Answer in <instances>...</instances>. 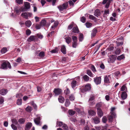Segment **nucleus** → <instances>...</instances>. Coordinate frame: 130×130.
<instances>
[{
  "mask_svg": "<svg viewBox=\"0 0 130 130\" xmlns=\"http://www.w3.org/2000/svg\"><path fill=\"white\" fill-rule=\"evenodd\" d=\"M1 68L2 69H6L8 68L11 69V66L9 61H5L2 64Z\"/></svg>",
  "mask_w": 130,
  "mask_h": 130,
  "instance_id": "1",
  "label": "nucleus"
},
{
  "mask_svg": "<svg viewBox=\"0 0 130 130\" xmlns=\"http://www.w3.org/2000/svg\"><path fill=\"white\" fill-rule=\"evenodd\" d=\"M91 88V85L88 84L85 85L84 87L81 89V91L83 93L90 90Z\"/></svg>",
  "mask_w": 130,
  "mask_h": 130,
  "instance_id": "2",
  "label": "nucleus"
},
{
  "mask_svg": "<svg viewBox=\"0 0 130 130\" xmlns=\"http://www.w3.org/2000/svg\"><path fill=\"white\" fill-rule=\"evenodd\" d=\"M32 14L29 12H24L21 14V16L23 18L26 19H28V17H31Z\"/></svg>",
  "mask_w": 130,
  "mask_h": 130,
  "instance_id": "3",
  "label": "nucleus"
},
{
  "mask_svg": "<svg viewBox=\"0 0 130 130\" xmlns=\"http://www.w3.org/2000/svg\"><path fill=\"white\" fill-rule=\"evenodd\" d=\"M117 56L115 55L110 56L108 59V61L110 63H113L115 61Z\"/></svg>",
  "mask_w": 130,
  "mask_h": 130,
  "instance_id": "4",
  "label": "nucleus"
},
{
  "mask_svg": "<svg viewBox=\"0 0 130 130\" xmlns=\"http://www.w3.org/2000/svg\"><path fill=\"white\" fill-rule=\"evenodd\" d=\"M62 91L61 89L57 88H55L53 92L55 94V96H57L61 94Z\"/></svg>",
  "mask_w": 130,
  "mask_h": 130,
  "instance_id": "5",
  "label": "nucleus"
},
{
  "mask_svg": "<svg viewBox=\"0 0 130 130\" xmlns=\"http://www.w3.org/2000/svg\"><path fill=\"white\" fill-rule=\"evenodd\" d=\"M101 79L100 77H96L94 78V81L96 85L100 84L101 82Z\"/></svg>",
  "mask_w": 130,
  "mask_h": 130,
  "instance_id": "6",
  "label": "nucleus"
},
{
  "mask_svg": "<svg viewBox=\"0 0 130 130\" xmlns=\"http://www.w3.org/2000/svg\"><path fill=\"white\" fill-rule=\"evenodd\" d=\"M37 38H36V35L35 36H31L27 39V41L29 42H30L32 41H34L36 40H37Z\"/></svg>",
  "mask_w": 130,
  "mask_h": 130,
  "instance_id": "7",
  "label": "nucleus"
},
{
  "mask_svg": "<svg viewBox=\"0 0 130 130\" xmlns=\"http://www.w3.org/2000/svg\"><path fill=\"white\" fill-rule=\"evenodd\" d=\"M79 84L78 82H77L75 80H73L71 83V85L72 88L74 89L76 86H78Z\"/></svg>",
  "mask_w": 130,
  "mask_h": 130,
  "instance_id": "8",
  "label": "nucleus"
},
{
  "mask_svg": "<svg viewBox=\"0 0 130 130\" xmlns=\"http://www.w3.org/2000/svg\"><path fill=\"white\" fill-rule=\"evenodd\" d=\"M46 22L45 20H42L40 22V24L41 26H49L50 25V23H46Z\"/></svg>",
  "mask_w": 130,
  "mask_h": 130,
  "instance_id": "9",
  "label": "nucleus"
},
{
  "mask_svg": "<svg viewBox=\"0 0 130 130\" xmlns=\"http://www.w3.org/2000/svg\"><path fill=\"white\" fill-rule=\"evenodd\" d=\"M40 120L41 117H38L34 119V121L36 124L38 125L40 123Z\"/></svg>",
  "mask_w": 130,
  "mask_h": 130,
  "instance_id": "10",
  "label": "nucleus"
},
{
  "mask_svg": "<svg viewBox=\"0 0 130 130\" xmlns=\"http://www.w3.org/2000/svg\"><path fill=\"white\" fill-rule=\"evenodd\" d=\"M110 77V75H106L104 78V81L105 83H110L109 78Z\"/></svg>",
  "mask_w": 130,
  "mask_h": 130,
  "instance_id": "11",
  "label": "nucleus"
},
{
  "mask_svg": "<svg viewBox=\"0 0 130 130\" xmlns=\"http://www.w3.org/2000/svg\"><path fill=\"white\" fill-rule=\"evenodd\" d=\"M8 91L7 89H2L0 91V94L3 95H5L7 93Z\"/></svg>",
  "mask_w": 130,
  "mask_h": 130,
  "instance_id": "12",
  "label": "nucleus"
},
{
  "mask_svg": "<svg viewBox=\"0 0 130 130\" xmlns=\"http://www.w3.org/2000/svg\"><path fill=\"white\" fill-rule=\"evenodd\" d=\"M97 113L98 116L100 117L103 116V112L101 108H97Z\"/></svg>",
  "mask_w": 130,
  "mask_h": 130,
  "instance_id": "13",
  "label": "nucleus"
},
{
  "mask_svg": "<svg viewBox=\"0 0 130 130\" xmlns=\"http://www.w3.org/2000/svg\"><path fill=\"white\" fill-rule=\"evenodd\" d=\"M93 120L95 124L99 123L100 122V119L97 117H96L93 118Z\"/></svg>",
  "mask_w": 130,
  "mask_h": 130,
  "instance_id": "14",
  "label": "nucleus"
},
{
  "mask_svg": "<svg viewBox=\"0 0 130 130\" xmlns=\"http://www.w3.org/2000/svg\"><path fill=\"white\" fill-rule=\"evenodd\" d=\"M127 94L126 92H123L121 95V98L123 100L125 99L127 97Z\"/></svg>",
  "mask_w": 130,
  "mask_h": 130,
  "instance_id": "15",
  "label": "nucleus"
},
{
  "mask_svg": "<svg viewBox=\"0 0 130 130\" xmlns=\"http://www.w3.org/2000/svg\"><path fill=\"white\" fill-rule=\"evenodd\" d=\"M87 74L90 76L91 77H93L94 76V75L92 72L90 70H88L86 71Z\"/></svg>",
  "mask_w": 130,
  "mask_h": 130,
  "instance_id": "16",
  "label": "nucleus"
},
{
  "mask_svg": "<svg viewBox=\"0 0 130 130\" xmlns=\"http://www.w3.org/2000/svg\"><path fill=\"white\" fill-rule=\"evenodd\" d=\"M115 109V108L114 107H112L111 108V110L110 113L112 115H113L114 116V117L116 118V113L113 111Z\"/></svg>",
  "mask_w": 130,
  "mask_h": 130,
  "instance_id": "17",
  "label": "nucleus"
},
{
  "mask_svg": "<svg viewBox=\"0 0 130 130\" xmlns=\"http://www.w3.org/2000/svg\"><path fill=\"white\" fill-rule=\"evenodd\" d=\"M32 125V124L31 123H28L26 125L25 130H28L31 128Z\"/></svg>",
  "mask_w": 130,
  "mask_h": 130,
  "instance_id": "18",
  "label": "nucleus"
},
{
  "mask_svg": "<svg viewBox=\"0 0 130 130\" xmlns=\"http://www.w3.org/2000/svg\"><path fill=\"white\" fill-rule=\"evenodd\" d=\"M101 14L100 11L98 9H96L95 11L94 15L98 17Z\"/></svg>",
  "mask_w": 130,
  "mask_h": 130,
  "instance_id": "19",
  "label": "nucleus"
},
{
  "mask_svg": "<svg viewBox=\"0 0 130 130\" xmlns=\"http://www.w3.org/2000/svg\"><path fill=\"white\" fill-rule=\"evenodd\" d=\"M88 114L89 115L93 116L95 115V112H94L93 110H90L88 111Z\"/></svg>",
  "mask_w": 130,
  "mask_h": 130,
  "instance_id": "20",
  "label": "nucleus"
},
{
  "mask_svg": "<svg viewBox=\"0 0 130 130\" xmlns=\"http://www.w3.org/2000/svg\"><path fill=\"white\" fill-rule=\"evenodd\" d=\"M25 24L26 26L29 27L31 25V22L30 21L28 20L25 22Z\"/></svg>",
  "mask_w": 130,
  "mask_h": 130,
  "instance_id": "21",
  "label": "nucleus"
},
{
  "mask_svg": "<svg viewBox=\"0 0 130 130\" xmlns=\"http://www.w3.org/2000/svg\"><path fill=\"white\" fill-rule=\"evenodd\" d=\"M73 32L75 33H77L79 32V31L77 26L75 25V27H74L73 28Z\"/></svg>",
  "mask_w": 130,
  "mask_h": 130,
  "instance_id": "22",
  "label": "nucleus"
},
{
  "mask_svg": "<svg viewBox=\"0 0 130 130\" xmlns=\"http://www.w3.org/2000/svg\"><path fill=\"white\" fill-rule=\"evenodd\" d=\"M83 78L84 81L86 82L88 81L89 79V77L86 75L83 76Z\"/></svg>",
  "mask_w": 130,
  "mask_h": 130,
  "instance_id": "23",
  "label": "nucleus"
},
{
  "mask_svg": "<svg viewBox=\"0 0 130 130\" xmlns=\"http://www.w3.org/2000/svg\"><path fill=\"white\" fill-rule=\"evenodd\" d=\"M58 100L59 102L61 103H63L64 102V98L62 96H59L58 98Z\"/></svg>",
  "mask_w": 130,
  "mask_h": 130,
  "instance_id": "24",
  "label": "nucleus"
},
{
  "mask_svg": "<svg viewBox=\"0 0 130 130\" xmlns=\"http://www.w3.org/2000/svg\"><path fill=\"white\" fill-rule=\"evenodd\" d=\"M97 32V30L95 29H94L93 30L91 34V36L92 38L95 36Z\"/></svg>",
  "mask_w": 130,
  "mask_h": 130,
  "instance_id": "25",
  "label": "nucleus"
},
{
  "mask_svg": "<svg viewBox=\"0 0 130 130\" xmlns=\"http://www.w3.org/2000/svg\"><path fill=\"white\" fill-rule=\"evenodd\" d=\"M124 58V56L122 54L120 56H118L117 57V59L119 60L120 61Z\"/></svg>",
  "mask_w": 130,
  "mask_h": 130,
  "instance_id": "26",
  "label": "nucleus"
},
{
  "mask_svg": "<svg viewBox=\"0 0 130 130\" xmlns=\"http://www.w3.org/2000/svg\"><path fill=\"white\" fill-rule=\"evenodd\" d=\"M65 39L66 40V42L68 44L70 43L71 41V39L69 37H66Z\"/></svg>",
  "mask_w": 130,
  "mask_h": 130,
  "instance_id": "27",
  "label": "nucleus"
},
{
  "mask_svg": "<svg viewBox=\"0 0 130 130\" xmlns=\"http://www.w3.org/2000/svg\"><path fill=\"white\" fill-rule=\"evenodd\" d=\"M90 68L94 73H95L96 71V70L95 66L93 64H91V65Z\"/></svg>",
  "mask_w": 130,
  "mask_h": 130,
  "instance_id": "28",
  "label": "nucleus"
},
{
  "mask_svg": "<svg viewBox=\"0 0 130 130\" xmlns=\"http://www.w3.org/2000/svg\"><path fill=\"white\" fill-rule=\"evenodd\" d=\"M25 7L26 9H29L30 7V3L28 2L24 3Z\"/></svg>",
  "mask_w": 130,
  "mask_h": 130,
  "instance_id": "29",
  "label": "nucleus"
},
{
  "mask_svg": "<svg viewBox=\"0 0 130 130\" xmlns=\"http://www.w3.org/2000/svg\"><path fill=\"white\" fill-rule=\"evenodd\" d=\"M64 92L65 93L66 95L67 96H69V94L70 93V91L68 88H67L66 90H64Z\"/></svg>",
  "mask_w": 130,
  "mask_h": 130,
  "instance_id": "30",
  "label": "nucleus"
},
{
  "mask_svg": "<svg viewBox=\"0 0 130 130\" xmlns=\"http://www.w3.org/2000/svg\"><path fill=\"white\" fill-rule=\"evenodd\" d=\"M25 119L23 118H21L19 120L18 122L20 124H23L25 123Z\"/></svg>",
  "mask_w": 130,
  "mask_h": 130,
  "instance_id": "31",
  "label": "nucleus"
},
{
  "mask_svg": "<svg viewBox=\"0 0 130 130\" xmlns=\"http://www.w3.org/2000/svg\"><path fill=\"white\" fill-rule=\"evenodd\" d=\"M121 51L120 49H117L113 52V54H116V55H118L120 53Z\"/></svg>",
  "mask_w": 130,
  "mask_h": 130,
  "instance_id": "32",
  "label": "nucleus"
},
{
  "mask_svg": "<svg viewBox=\"0 0 130 130\" xmlns=\"http://www.w3.org/2000/svg\"><path fill=\"white\" fill-rule=\"evenodd\" d=\"M56 124V127H61L62 126L63 124V122L58 121H57Z\"/></svg>",
  "mask_w": 130,
  "mask_h": 130,
  "instance_id": "33",
  "label": "nucleus"
},
{
  "mask_svg": "<svg viewBox=\"0 0 130 130\" xmlns=\"http://www.w3.org/2000/svg\"><path fill=\"white\" fill-rule=\"evenodd\" d=\"M113 118H115L114 117L113 115L111 114V115H110L108 116V120H109V121L111 122L112 121Z\"/></svg>",
  "mask_w": 130,
  "mask_h": 130,
  "instance_id": "34",
  "label": "nucleus"
},
{
  "mask_svg": "<svg viewBox=\"0 0 130 130\" xmlns=\"http://www.w3.org/2000/svg\"><path fill=\"white\" fill-rule=\"evenodd\" d=\"M70 104V102L69 99H67L65 103V105L66 107H68Z\"/></svg>",
  "mask_w": 130,
  "mask_h": 130,
  "instance_id": "35",
  "label": "nucleus"
},
{
  "mask_svg": "<svg viewBox=\"0 0 130 130\" xmlns=\"http://www.w3.org/2000/svg\"><path fill=\"white\" fill-rule=\"evenodd\" d=\"M38 56L41 58L44 57L45 56L44 52L43 51L40 52L39 53Z\"/></svg>",
  "mask_w": 130,
  "mask_h": 130,
  "instance_id": "36",
  "label": "nucleus"
},
{
  "mask_svg": "<svg viewBox=\"0 0 130 130\" xmlns=\"http://www.w3.org/2000/svg\"><path fill=\"white\" fill-rule=\"evenodd\" d=\"M75 24L73 22L71 24H70L68 27V28L69 30H71L73 27H75Z\"/></svg>",
  "mask_w": 130,
  "mask_h": 130,
  "instance_id": "37",
  "label": "nucleus"
},
{
  "mask_svg": "<svg viewBox=\"0 0 130 130\" xmlns=\"http://www.w3.org/2000/svg\"><path fill=\"white\" fill-rule=\"evenodd\" d=\"M13 124L15 125H17L18 124V122L17 120L15 119H13L11 120Z\"/></svg>",
  "mask_w": 130,
  "mask_h": 130,
  "instance_id": "38",
  "label": "nucleus"
},
{
  "mask_svg": "<svg viewBox=\"0 0 130 130\" xmlns=\"http://www.w3.org/2000/svg\"><path fill=\"white\" fill-rule=\"evenodd\" d=\"M126 89V90H127V88H126V86L125 85H123L121 87V91H124Z\"/></svg>",
  "mask_w": 130,
  "mask_h": 130,
  "instance_id": "39",
  "label": "nucleus"
},
{
  "mask_svg": "<svg viewBox=\"0 0 130 130\" xmlns=\"http://www.w3.org/2000/svg\"><path fill=\"white\" fill-rule=\"evenodd\" d=\"M69 114L71 115H74L75 113V111L71 110H69Z\"/></svg>",
  "mask_w": 130,
  "mask_h": 130,
  "instance_id": "40",
  "label": "nucleus"
},
{
  "mask_svg": "<svg viewBox=\"0 0 130 130\" xmlns=\"http://www.w3.org/2000/svg\"><path fill=\"white\" fill-rule=\"evenodd\" d=\"M83 34H80L79 35V40L80 41H82L83 39Z\"/></svg>",
  "mask_w": 130,
  "mask_h": 130,
  "instance_id": "41",
  "label": "nucleus"
},
{
  "mask_svg": "<svg viewBox=\"0 0 130 130\" xmlns=\"http://www.w3.org/2000/svg\"><path fill=\"white\" fill-rule=\"evenodd\" d=\"M85 120L83 119H80V121H79L81 125H84L85 123Z\"/></svg>",
  "mask_w": 130,
  "mask_h": 130,
  "instance_id": "42",
  "label": "nucleus"
},
{
  "mask_svg": "<svg viewBox=\"0 0 130 130\" xmlns=\"http://www.w3.org/2000/svg\"><path fill=\"white\" fill-rule=\"evenodd\" d=\"M112 0H103V4H105L106 3L110 4Z\"/></svg>",
  "mask_w": 130,
  "mask_h": 130,
  "instance_id": "43",
  "label": "nucleus"
},
{
  "mask_svg": "<svg viewBox=\"0 0 130 130\" xmlns=\"http://www.w3.org/2000/svg\"><path fill=\"white\" fill-rule=\"evenodd\" d=\"M36 38H37V37H38V38L40 39H42L43 38V36L42 35H41L39 34H37L36 35Z\"/></svg>",
  "mask_w": 130,
  "mask_h": 130,
  "instance_id": "44",
  "label": "nucleus"
},
{
  "mask_svg": "<svg viewBox=\"0 0 130 130\" xmlns=\"http://www.w3.org/2000/svg\"><path fill=\"white\" fill-rule=\"evenodd\" d=\"M68 5V3H64L62 4V6L63 8L64 9H66Z\"/></svg>",
  "mask_w": 130,
  "mask_h": 130,
  "instance_id": "45",
  "label": "nucleus"
},
{
  "mask_svg": "<svg viewBox=\"0 0 130 130\" xmlns=\"http://www.w3.org/2000/svg\"><path fill=\"white\" fill-rule=\"evenodd\" d=\"M69 99L71 101H72L74 100L75 97L74 95L72 94H71L69 97Z\"/></svg>",
  "mask_w": 130,
  "mask_h": 130,
  "instance_id": "46",
  "label": "nucleus"
},
{
  "mask_svg": "<svg viewBox=\"0 0 130 130\" xmlns=\"http://www.w3.org/2000/svg\"><path fill=\"white\" fill-rule=\"evenodd\" d=\"M22 99H20L18 100L17 101V104L18 105H21L22 104Z\"/></svg>",
  "mask_w": 130,
  "mask_h": 130,
  "instance_id": "47",
  "label": "nucleus"
},
{
  "mask_svg": "<svg viewBox=\"0 0 130 130\" xmlns=\"http://www.w3.org/2000/svg\"><path fill=\"white\" fill-rule=\"evenodd\" d=\"M58 23L57 22H55L54 23L53 26H51V29H54V28L56 27L57 25H58Z\"/></svg>",
  "mask_w": 130,
  "mask_h": 130,
  "instance_id": "48",
  "label": "nucleus"
},
{
  "mask_svg": "<svg viewBox=\"0 0 130 130\" xmlns=\"http://www.w3.org/2000/svg\"><path fill=\"white\" fill-rule=\"evenodd\" d=\"M26 110L28 112H30L32 110V108L29 106H28L26 108Z\"/></svg>",
  "mask_w": 130,
  "mask_h": 130,
  "instance_id": "49",
  "label": "nucleus"
},
{
  "mask_svg": "<svg viewBox=\"0 0 130 130\" xmlns=\"http://www.w3.org/2000/svg\"><path fill=\"white\" fill-rule=\"evenodd\" d=\"M85 24L87 28L90 27L92 25L91 23L89 22L86 23Z\"/></svg>",
  "mask_w": 130,
  "mask_h": 130,
  "instance_id": "50",
  "label": "nucleus"
},
{
  "mask_svg": "<svg viewBox=\"0 0 130 130\" xmlns=\"http://www.w3.org/2000/svg\"><path fill=\"white\" fill-rule=\"evenodd\" d=\"M11 126L12 128L14 130H16L17 129V127L14 124H12L11 125Z\"/></svg>",
  "mask_w": 130,
  "mask_h": 130,
  "instance_id": "51",
  "label": "nucleus"
},
{
  "mask_svg": "<svg viewBox=\"0 0 130 130\" xmlns=\"http://www.w3.org/2000/svg\"><path fill=\"white\" fill-rule=\"evenodd\" d=\"M14 12L17 14H19L21 13V10L19 9H16L15 10Z\"/></svg>",
  "mask_w": 130,
  "mask_h": 130,
  "instance_id": "52",
  "label": "nucleus"
},
{
  "mask_svg": "<svg viewBox=\"0 0 130 130\" xmlns=\"http://www.w3.org/2000/svg\"><path fill=\"white\" fill-rule=\"evenodd\" d=\"M62 127L63 129L64 130H67L68 128V127L67 125L66 124H63L62 125Z\"/></svg>",
  "mask_w": 130,
  "mask_h": 130,
  "instance_id": "53",
  "label": "nucleus"
},
{
  "mask_svg": "<svg viewBox=\"0 0 130 130\" xmlns=\"http://www.w3.org/2000/svg\"><path fill=\"white\" fill-rule=\"evenodd\" d=\"M70 120L73 122H75L77 121L76 119L75 118H73L72 117L70 118Z\"/></svg>",
  "mask_w": 130,
  "mask_h": 130,
  "instance_id": "54",
  "label": "nucleus"
},
{
  "mask_svg": "<svg viewBox=\"0 0 130 130\" xmlns=\"http://www.w3.org/2000/svg\"><path fill=\"white\" fill-rule=\"evenodd\" d=\"M80 20L82 22L84 23L86 22V19L85 17H82L81 18Z\"/></svg>",
  "mask_w": 130,
  "mask_h": 130,
  "instance_id": "55",
  "label": "nucleus"
},
{
  "mask_svg": "<svg viewBox=\"0 0 130 130\" xmlns=\"http://www.w3.org/2000/svg\"><path fill=\"white\" fill-rule=\"evenodd\" d=\"M31 33L30 30L29 29H28L26 31V34L28 36Z\"/></svg>",
  "mask_w": 130,
  "mask_h": 130,
  "instance_id": "56",
  "label": "nucleus"
},
{
  "mask_svg": "<svg viewBox=\"0 0 130 130\" xmlns=\"http://www.w3.org/2000/svg\"><path fill=\"white\" fill-rule=\"evenodd\" d=\"M89 17L90 19L93 20H95L96 19V18L94 16L92 15H90Z\"/></svg>",
  "mask_w": 130,
  "mask_h": 130,
  "instance_id": "57",
  "label": "nucleus"
},
{
  "mask_svg": "<svg viewBox=\"0 0 130 130\" xmlns=\"http://www.w3.org/2000/svg\"><path fill=\"white\" fill-rule=\"evenodd\" d=\"M102 122L104 123H106L107 121V119L105 117H103L102 119Z\"/></svg>",
  "mask_w": 130,
  "mask_h": 130,
  "instance_id": "58",
  "label": "nucleus"
},
{
  "mask_svg": "<svg viewBox=\"0 0 130 130\" xmlns=\"http://www.w3.org/2000/svg\"><path fill=\"white\" fill-rule=\"evenodd\" d=\"M58 7L59 10L60 11H62L64 9L63 8L62 5L59 6Z\"/></svg>",
  "mask_w": 130,
  "mask_h": 130,
  "instance_id": "59",
  "label": "nucleus"
},
{
  "mask_svg": "<svg viewBox=\"0 0 130 130\" xmlns=\"http://www.w3.org/2000/svg\"><path fill=\"white\" fill-rule=\"evenodd\" d=\"M72 38L73 42H77V38L76 37L73 36H72Z\"/></svg>",
  "mask_w": 130,
  "mask_h": 130,
  "instance_id": "60",
  "label": "nucleus"
},
{
  "mask_svg": "<svg viewBox=\"0 0 130 130\" xmlns=\"http://www.w3.org/2000/svg\"><path fill=\"white\" fill-rule=\"evenodd\" d=\"M7 51V49H1L0 52L2 54H3L5 53Z\"/></svg>",
  "mask_w": 130,
  "mask_h": 130,
  "instance_id": "61",
  "label": "nucleus"
},
{
  "mask_svg": "<svg viewBox=\"0 0 130 130\" xmlns=\"http://www.w3.org/2000/svg\"><path fill=\"white\" fill-rule=\"evenodd\" d=\"M15 1L17 3L20 4H22L23 2L22 0H15Z\"/></svg>",
  "mask_w": 130,
  "mask_h": 130,
  "instance_id": "62",
  "label": "nucleus"
},
{
  "mask_svg": "<svg viewBox=\"0 0 130 130\" xmlns=\"http://www.w3.org/2000/svg\"><path fill=\"white\" fill-rule=\"evenodd\" d=\"M4 100L3 97L0 98V104H2L4 102Z\"/></svg>",
  "mask_w": 130,
  "mask_h": 130,
  "instance_id": "63",
  "label": "nucleus"
},
{
  "mask_svg": "<svg viewBox=\"0 0 130 130\" xmlns=\"http://www.w3.org/2000/svg\"><path fill=\"white\" fill-rule=\"evenodd\" d=\"M100 67L102 69H104L105 68V66L104 64L103 63H102L100 66Z\"/></svg>",
  "mask_w": 130,
  "mask_h": 130,
  "instance_id": "64",
  "label": "nucleus"
}]
</instances>
